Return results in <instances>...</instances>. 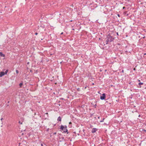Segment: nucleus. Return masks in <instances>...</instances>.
<instances>
[{
    "instance_id": "obj_1",
    "label": "nucleus",
    "mask_w": 146,
    "mask_h": 146,
    "mask_svg": "<svg viewBox=\"0 0 146 146\" xmlns=\"http://www.w3.org/2000/svg\"><path fill=\"white\" fill-rule=\"evenodd\" d=\"M114 39V38H113L110 35H109L107 36V38H106V44H107L109 43L111 41H113Z\"/></svg>"
},
{
    "instance_id": "obj_2",
    "label": "nucleus",
    "mask_w": 146,
    "mask_h": 146,
    "mask_svg": "<svg viewBox=\"0 0 146 146\" xmlns=\"http://www.w3.org/2000/svg\"><path fill=\"white\" fill-rule=\"evenodd\" d=\"M60 130L62 131H63V133H66L67 132V133H68V130L67 129V126L66 125L63 126L62 125H61L60 126Z\"/></svg>"
},
{
    "instance_id": "obj_3",
    "label": "nucleus",
    "mask_w": 146,
    "mask_h": 146,
    "mask_svg": "<svg viewBox=\"0 0 146 146\" xmlns=\"http://www.w3.org/2000/svg\"><path fill=\"white\" fill-rule=\"evenodd\" d=\"M106 98V94L105 93H103L102 94V96H100V99L101 100H104Z\"/></svg>"
},
{
    "instance_id": "obj_4",
    "label": "nucleus",
    "mask_w": 146,
    "mask_h": 146,
    "mask_svg": "<svg viewBox=\"0 0 146 146\" xmlns=\"http://www.w3.org/2000/svg\"><path fill=\"white\" fill-rule=\"evenodd\" d=\"M98 130V129L96 128H93L92 129L91 132L93 133H94L97 131Z\"/></svg>"
},
{
    "instance_id": "obj_5",
    "label": "nucleus",
    "mask_w": 146,
    "mask_h": 146,
    "mask_svg": "<svg viewBox=\"0 0 146 146\" xmlns=\"http://www.w3.org/2000/svg\"><path fill=\"white\" fill-rule=\"evenodd\" d=\"M5 74V72H1L0 73V77H2Z\"/></svg>"
},
{
    "instance_id": "obj_6",
    "label": "nucleus",
    "mask_w": 146,
    "mask_h": 146,
    "mask_svg": "<svg viewBox=\"0 0 146 146\" xmlns=\"http://www.w3.org/2000/svg\"><path fill=\"white\" fill-rule=\"evenodd\" d=\"M0 56L3 57H4L5 56V55L3 54L1 52H0Z\"/></svg>"
},
{
    "instance_id": "obj_7",
    "label": "nucleus",
    "mask_w": 146,
    "mask_h": 146,
    "mask_svg": "<svg viewBox=\"0 0 146 146\" xmlns=\"http://www.w3.org/2000/svg\"><path fill=\"white\" fill-rule=\"evenodd\" d=\"M57 120L58 121H61V118L60 116L58 117L57 119Z\"/></svg>"
},
{
    "instance_id": "obj_8",
    "label": "nucleus",
    "mask_w": 146,
    "mask_h": 146,
    "mask_svg": "<svg viewBox=\"0 0 146 146\" xmlns=\"http://www.w3.org/2000/svg\"><path fill=\"white\" fill-rule=\"evenodd\" d=\"M23 85V82H21L20 84H19V86H20V87H22V86Z\"/></svg>"
},
{
    "instance_id": "obj_9",
    "label": "nucleus",
    "mask_w": 146,
    "mask_h": 146,
    "mask_svg": "<svg viewBox=\"0 0 146 146\" xmlns=\"http://www.w3.org/2000/svg\"><path fill=\"white\" fill-rule=\"evenodd\" d=\"M8 70H7L5 72V74H7V73L8 72Z\"/></svg>"
},
{
    "instance_id": "obj_10",
    "label": "nucleus",
    "mask_w": 146,
    "mask_h": 146,
    "mask_svg": "<svg viewBox=\"0 0 146 146\" xmlns=\"http://www.w3.org/2000/svg\"><path fill=\"white\" fill-rule=\"evenodd\" d=\"M143 83H142V82H139L138 84L139 85V86H140L141 85H143Z\"/></svg>"
},
{
    "instance_id": "obj_11",
    "label": "nucleus",
    "mask_w": 146,
    "mask_h": 146,
    "mask_svg": "<svg viewBox=\"0 0 146 146\" xmlns=\"http://www.w3.org/2000/svg\"><path fill=\"white\" fill-rule=\"evenodd\" d=\"M16 73L17 74H18V73H19V71H18V70H16Z\"/></svg>"
},
{
    "instance_id": "obj_12",
    "label": "nucleus",
    "mask_w": 146,
    "mask_h": 146,
    "mask_svg": "<svg viewBox=\"0 0 146 146\" xmlns=\"http://www.w3.org/2000/svg\"><path fill=\"white\" fill-rule=\"evenodd\" d=\"M117 16H118V17H120V15H119V14H117Z\"/></svg>"
},
{
    "instance_id": "obj_13",
    "label": "nucleus",
    "mask_w": 146,
    "mask_h": 146,
    "mask_svg": "<svg viewBox=\"0 0 146 146\" xmlns=\"http://www.w3.org/2000/svg\"><path fill=\"white\" fill-rule=\"evenodd\" d=\"M69 124H72V122H70L69 123Z\"/></svg>"
},
{
    "instance_id": "obj_14",
    "label": "nucleus",
    "mask_w": 146,
    "mask_h": 146,
    "mask_svg": "<svg viewBox=\"0 0 146 146\" xmlns=\"http://www.w3.org/2000/svg\"><path fill=\"white\" fill-rule=\"evenodd\" d=\"M38 34V33H35V35H37Z\"/></svg>"
},
{
    "instance_id": "obj_15",
    "label": "nucleus",
    "mask_w": 146,
    "mask_h": 146,
    "mask_svg": "<svg viewBox=\"0 0 146 146\" xmlns=\"http://www.w3.org/2000/svg\"><path fill=\"white\" fill-rule=\"evenodd\" d=\"M116 34H117V35H119L118 33L117 32V33H116Z\"/></svg>"
},
{
    "instance_id": "obj_16",
    "label": "nucleus",
    "mask_w": 146,
    "mask_h": 146,
    "mask_svg": "<svg viewBox=\"0 0 146 146\" xmlns=\"http://www.w3.org/2000/svg\"><path fill=\"white\" fill-rule=\"evenodd\" d=\"M143 130L145 132L146 131V130L145 129H143Z\"/></svg>"
},
{
    "instance_id": "obj_17",
    "label": "nucleus",
    "mask_w": 146,
    "mask_h": 146,
    "mask_svg": "<svg viewBox=\"0 0 146 146\" xmlns=\"http://www.w3.org/2000/svg\"><path fill=\"white\" fill-rule=\"evenodd\" d=\"M41 146H43V145L42 144H41Z\"/></svg>"
},
{
    "instance_id": "obj_18",
    "label": "nucleus",
    "mask_w": 146,
    "mask_h": 146,
    "mask_svg": "<svg viewBox=\"0 0 146 146\" xmlns=\"http://www.w3.org/2000/svg\"><path fill=\"white\" fill-rule=\"evenodd\" d=\"M3 119V118H1V121H2Z\"/></svg>"
},
{
    "instance_id": "obj_19",
    "label": "nucleus",
    "mask_w": 146,
    "mask_h": 146,
    "mask_svg": "<svg viewBox=\"0 0 146 146\" xmlns=\"http://www.w3.org/2000/svg\"><path fill=\"white\" fill-rule=\"evenodd\" d=\"M63 34V32H62V33H61L60 34L61 35H62Z\"/></svg>"
},
{
    "instance_id": "obj_20",
    "label": "nucleus",
    "mask_w": 146,
    "mask_h": 146,
    "mask_svg": "<svg viewBox=\"0 0 146 146\" xmlns=\"http://www.w3.org/2000/svg\"><path fill=\"white\" fill-rule=\"evenodd\" d=\"M96 104H95V108H96Z\"/></svg>"
},
{
    "instance_id": "obj_21",
    "label": "nucleus",
    "mask_w": 146,
    "mask_h": 146,
    "mask_svg": "<svg viewBox=\"0 0 146 146\" xmlns=\"http://www.w3.org/2000/svg\"><path fill=\"white\" fill-rule=\"evenodd\" d=\"M54 134H56V132H55L54 133Z\"/></svg>"
},
{
    "instance_id": "obj_22",
    "label": "nucleus",
    "mask_w": 146,
    "mask_h": 146,
    "mask_svg": "<svg viewBox=\"0 0 146 146\" xmlns=\"http://www.w3.org/2000/svg\"><path fill=\"white\" fill-rule=\"evenodd\" d=\"M123 71H123V70L122 71V72H123Z\"/></svg>"
},
{
    "instance_id": "obj_23",
    "label": "nucleus",
    "mask_w": 146,
    "mask_h": 146,
    "mask_svg": "<svg viewBox=\"0 0 146 146\" xmlns=\"http://www.w3.org/2000/svg\"><path fill=\"white\" fill-rule=\"evenodd\" d=\"M146 55V53L144 54V55Z\"/></svg>"
},
{
    "instance_id": "obj_24",
    "label": "nucleus",
    "mask_w": 146,
    "mask_h": 146,
    "mask_svg": "<svg viewBox=\"0 0 146 146\" xmlns=\"http://www.w3.org/2000/svg\"><path fill=\"white\" fill-rule=\"evenodd\" d=\"M103 121H100V122H103Z\"/></svg>"
},
{
    "instance_id": "obj_25",
    "label": "nucleus",
    "mask_w": 146,
    "mask_h": 146,
    "mask_svg": "<svg viewBox=\"0 0 146 146\" xmlns=\"http://www.w3.org/2000/svg\"><path fill=\"white\" fill-rule=\"evenodd\" d=\"M27 64H29V62H27Z\"/></svg>"
},
{
    "instance_id": "obj_26",
    "label": "nucleus",
    "mask_w": 146,
    "mask_h": 146,
    "mask_svg": "<svg viewBox=\"0 0 146 146\" xmlns=\"http://www.w3.org/2000/svg\"><path fill=\"white\" fill-rule=\"evenodd\" d=\"M48 129H48L47 130V131H48Z\"/></svg>"
},
{
    "instance_id": "obj_27",
    "label": "nucleus",
    "mask_w": 146,
    "mask_h": 146,
    "mask_svg": "<svg viewBox=\"0 0 146 146\" xmlns=\"http://www.w3.org/2000/svg\"><path fill=\"white\" fill-rule=\"evenodd\" d=\"M86 88V87H85V89Z\"/></svg>"
},
{
    "instance_id": "obj_28",
    "label": "nucleus",
    "mask_w": 146,
    "mask_h": 146,
    "mask_svg": "<svg viewBox=\"0 0 146 146\" xmlns=\"http://www.w3.org/2000/svg\"><path fill=\"white\" fill-rule=\"evenodd\" d=\"M138 116L139 117L140 116V115H139Z\"/></svg>"
},
{
    "instance_id": "obj_29",
    "label": "nucleus",
    "mask_w": 146,
    "mask_h": 146,
    "mask_svg": "<svg viewBox=\"0 0 146 146\" xmlns=\"http://www.w3.org/2000/svg\"><path fill=\"white\" fill-rule=\"evenodd\" d=\"M98 119H99V118H100V117H98Z\"/></svg>"
},
{
    "instance_id": "obj_30",
    "label": "nucleus",
    "mask_w": 146,
    "mask_h": 146,
    "mask_svg": "<svg viewBox=\"0 0 146 146\" xmlns=\"http://www.w3.org/2000/svg\"><path fill=\"white\" fill-rule=\"evenodd\" d=\"M134 70H135V68H134Z\"/></svg>"
},
{
    "instance_id": "obj_31",
    "label": "nucleus",
    "mask_w": 146,
    "mask_h": 146,
    "mask_svg": "<svg viewBox=\"0 0 146 146\" xmlns=\"http://www.w3.org/2000/svg\"><path fill=\"white\" fill-rule=\"evenodd\" d=\"M62 139H64V137H62Z\"/></svg>"
},
{
    "instance_id": "obj_32",
    "label": "nucleus",
    "mask_w": 146,
    "mask_h": 146,
    "mask_svg": "<svg viewBox=\"0 0 146 146\" xmlns=\"http://www.w3.org/2000/svg\"><path fill=\"white\" fill-rule=\"evenodd\" d=\"M19 123H20V121H19Z\"/></svg>"
},
{
    "instance_id": "obj_33",
    "label": "nucleus",
    "mask_w": 146,
    "mask_h": 146,
    "mask_svg": "<svg viewBox=\"0 0 146 146\" xmlns=\"http://www.w3.org/2000/svg\"><path fill=\"white\" fill-rule=\"evenodd\" d=\"M124 8H125L124 7H123V9H124Z\"/></svg>"
},
{
    "instance_id": "obj_34",
    "label": "nucleus",
    "mask_w": 146,
    "mask_h": 146,
    "mask_svg": "<svg viewBox=\"0 0 146 146\" xmlns=\"http://www.w3.org/2000/svg\"><path fill=\"white\" fill-rule=\"evenodd\" d=\"M104 118L103 119V120H104Z\"/></svg>"
},
{
    "instance_id": "obj_35",
    "label": "nucleus",
    "mask_w": 146,
    "mask_h": 146,
    "mask_svg": "<svg viewBox=\"0 0 146 146\" xmlns=\"http://www.w3.org/2000/svg\"><path fill=\"white\" fill-rule=\"evenodd\" d=\"M62 100H63V98H62Z\"/></svg>"
}]
</instances>
